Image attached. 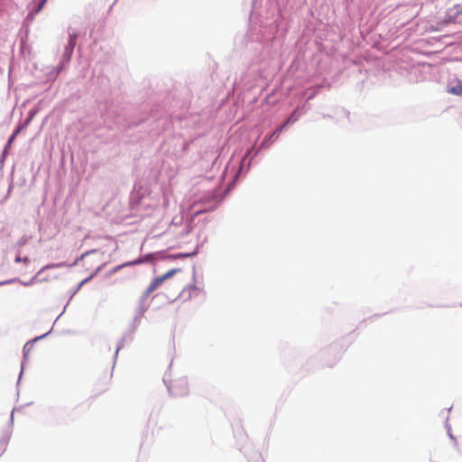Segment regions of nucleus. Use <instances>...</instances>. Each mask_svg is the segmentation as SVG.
I'll return each instance as SVG.
<instances>
[{
	"label": "nucleus",
	"instance_id": "5",
	"mask_svg": "<svg viewBox=\"0 0 462 462\" xmlns=\"http://www.w3.org/2000/svg\"><path fill=\"white\" fill-rule=\"evenodd\" d=\"M287 126V125H285V123L283 125H282L281 126H279L273 133V135H275V139H278L281 133L282 132V130Z\"/></svg>",
	"mask_w": 462,
	"mask_h": 462
},
{
	"label": "nucleus",
	"instance_id": "7",
	"mask_svg": "<svg viewBox=\"0 0 462 462\" xmlns=\"http://www.w3.org/2000/svg\"><path fill=\"white\" fill-rule=\"evenodd\" d=\"M32 347H33V345L29 343V342L24 345V346H23V354H24L25 356L29 354V352L31 351V349Z\"/></svg>",
	"mask_w": 462,
	"mask_h": 462
},
{
	"label": "nucleus",
	"instance_id": "3",
	"mask_svg": "<svg viewBox=\"0 0 462 462\" xmlns=\"http://www.w3.org/2000/svg\"><path fill=\"white\" fill-rule=\"evenodd\" d=\"M299 118V116L297 115L296 111H294L290 116L289 118L285 121V125H291V124H294Z\"/></svg>",
	"mask_w": 462,
	"mask_h": 462
},
{
	"label": "nucleus",
	"instance_id": "10",
	"mask_svg": "<svg viewBox=\"0 0 462 462\" xmlns=\"http://www.w3.org/2000/svg\"><path fill=\"white\" fill-rule=\"evenodd\" d=\"M46 2L47 0H42V2L38 5V11H40L43 7Z\"/></svg>",
	"mask_w": 462,
	"mask_h": 462
},
{
	"label": "nucleus",
	"instance_id": "9",
	"mask_svg": "<svg viewBox=\"0 0 462 462\" xmlns=\"http://www.w3.org/2000/svg\"><path fill=\"white\" fill-rule=\"evenodd\" d=\"M275 135H273V134H271L270 135L266 136L264 138V143H267V142H273V141H275Z\"/></svg>",
	"mask_w": 462,
	"mask_h": 462
},
{
	"label": "nucleus",
	"instance_id": "11",
	"mask_svg": "<svg viewBox=\"0 0 462 462\" xmlns=\"http://www.w3.org/2000/svg\"><path fill=\"white\" fill-rule=\"evenodd\" d=\"M46 2L47 0H42V2L38 5V11H40L43 7Z\"/></svg>",
	"mask_w": 462,
	"mask_h": 462
},
{
	"label": "nucleus",
	"instance_id": "2",
	"mask_svg": "<svg viewBox=\"0 0 462 462\" xmlns=\"http://www.w3.org/2000/svg\"><path fill=\"white\" fill-rule=\"evenodd\" d=\"M446 91L448 94L462 97V83H461V81L458 79L450 81L447 85Z\"/></svg>",
	"mask_w": 462,
	"mask_h": 462
},
{
	"label": "nucleus",
	"instance_id": "6",
	"mask_svg": "<svg viewBox=\"0 0 462 462\" xmlns=\"http://www.w3.org/2000/svg\"><path fill=\"white\" fill-rule=\"evenodd\" d=\"M15 263H23L24 264H28L30 263V259L28 257H21L16 256Z\"/></svg>",
	"mask_w": 462,
	"mask_h": 462
},
{
	"label": "nucleus",
	"instance_id": "4",
	"mask_svg": "<svg viewBox=\"0 0 462 462\" xmlns=\"http://www.w3.org/2000/svg\"><path fill=\"white\" fill-rule=\"evenodd\" d=\"M194 254H195V253L179 254H175V255H171V256H169V258L178 259V258H183V257H190Z\"/></svg>",
	"mask_w": 462,
	"mask_h": 462
},
{
	"label": "nucleus",
	"instance_id": "8",
	"mask_svg": "<svg viewBox=\"0 0 462 462\" xmlns=\"http://www.w3.org/2000/svg\"><path fill=\"white\" fill-rule=\"evenodd\" d=\"M20 132V129H17L12 135L11 137L9 138L8 140V144H10L13 141H14V138L16 137V135L18 134V133Z\"/></svg>",
	"mask_w": 462,
	"mask_h": 462
},
{
	"label": "nucleus",
	"instance_id": "1",
	"mask_svg": "<svg viewBox=\"0 0 462 462\" xmlns=\"http://www.w3.org/2000/svg\"><path fill=\"white\" fill-rule=\"evenodd\" d=\"M179 271L180 269H171L163 275L153 279L152 282L149 284V286L146 288L144 291V297L148 298L154 291L158 290L167 279L172 277Z\"/></svg>",
	"mask_w": 462,
	"mask_h": 462
}]
</instances>
